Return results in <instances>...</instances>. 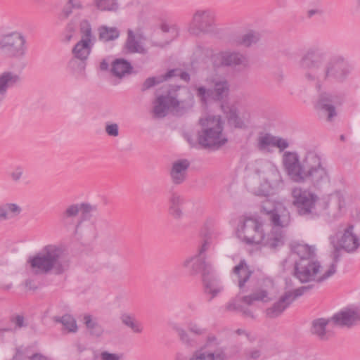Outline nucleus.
Wrapping results in <instances>:
<instances>
[{
  "instance_id": "obj_4",
  "label": "nucleus",
  "mask_w": 360,
  "mask_h": 360,
  "mask_svg": "<svg viewBox=\"0 0 360 360\" xmlns=\"http://www.w3.org/2000/svg\"><path fill=\"white\" fill-rule=\"evenodd\" d=\"M240 238L247 244H262L270 249L275 250L283 245L281 233L271 231L265 236L262 223L257 219L248 217L243 221L240 229L238 230Z\"/></svg>"
},
{
  "instance_id": "obj_23",
  "label": "nucleus",
  "mask_w": 360,
  "mask_h": 360,
  "mask_svg": "<svg viewBox=\"0 0 360 360\" xmlns=\"http://www.w3.org/2000/svg\"><path fill=\"white\" fill-rule=\"evenodd\" d=\"M330 319L337 326L350 327L360 321V309L342 310L335 314Z\"/></svg>"
},
{
  "instance_id": "obj_42",
  "label": "nucleus",
  "mask_w": 360,
  "mask_h": 360,
  "mask_svg": "<svg viewBox=\"0 0 360 360\" xmlns=\"http://www.w3.org/2000/svg\"><path fill=\"white\" fill-rule=\"evenodd\" d=\"M221 343V340L219 339L215 335L209 334L207 336L205 345L201 347L205 350L207 349V352L215 351L217 349L222 348L221 347H219Z\"/></svg>"
},
{
  "instance_id": "obj_40",
  "label": "nucleus",
  "mask_w": 360,
  "mask_h": 360,
  "mask_svg": "<svg viewBox=\"0 0 360 360\" xmlns=\"http://www.w3.org/2000/svg\"><path fill=\"white\" fill-rule=\"evenodd\" d=\"M80 32L82 38L80 40H84L88 43L94 44L95 37L92 34L91 27L87 20H84L80 24Z\"/></svg>"
},
{
  "instance_id": "obj_32",
  "label": "nucleus",
  "mask_w": 360,
  "mask_h": 360,
  "mask_svg": "<svg viewBox=\"0 0 360 360\" xmlns=\"http://www.w3.org/2000/svg\"><path fill=\"white\" fill-rule=\"evenodd\" d=\"M94 44L88 43L84 40H79L73 47L72 53L73 56L80 59L87 60Z\"/></svg>"
},
{
  "instance_id": "obj_49",
  "label": "nucleus",
  "mask_w": 360,
  "mask_h": 360,
  "mask_svg": "<svg viewBox=\"0 0 360 360\" xmlns=\"http://www.w3.org/2000/svg\"><path fill=\"white\" fill-rule=\"evenodd\" d=\"M106 134L112 137H117L119 135V127L116 123L107 124L105 127Z\"/></svg>"
},
{
  "instance_id": "obj_24",
  "label": "nucleus",
  "mask_w": 360,
  "mask_h": 360,
  "mask_svg": "<svg viewBox=\"0 0 360 360\" xmlns=\"http://www.w3.org/2000/svg\"><path fill=\"white\" fill-rule=\"evenodd\" d=\"M252 274V271L250 269L245 259H241L239 264L233 267L232 279L233 282L237 283L241 292L245 291V283L249 281Z\"/></svg>"
},
{
  "instance_id": "obj_64",
  "label": "nucleus",
  "mask_w": 360,
  "mask_h": 360,
  "mask_svg": "<svg viewBox=\"0 0 360 360\" xmlns=\"http://www.w3.org/2000/svg\"><path fill=\"white\" fill-rule=\"evenodd\" d=\"M175 360H188L182 353H177L175 356Z\"/></svg>"
},
{
  "instance_id": "obj_21",
  "label": "nucleus",
  "mask_w": 360,
  "mask_h": 360,
  "mask_svg": "<svg viewBox=\"0 0 360 360\" xmlns=\"http://www.w3.org/2000/svg\"><path fill=\"white\" fill-rule=\"evenodd\" d=\"M190 162L186 159L174 161L169 170L171 181L174 185L182 184L187 179Z\"/></svg>"
},
{
  "instance_id": "obj_47",
  "label": "nucleus",
  "mask_w": 360,
  "mask_h": 360,
  "mask_svg": "<svg viewBox=\"0 0 360 360\" xmlns=\"http://www.w3.org/2000/svg\"><path fill=\"white\" fill-rule=\"evenodd\" d=\"M162 82H164V79H161L160 76L158 77H149V78L146 79L145 80V82H143L141 90L146 91V90H147V89H148L154 86L155 85L158 84Z\"/></svg>"
},
{
  "instance_id": "obj_37",
  "label": "nucleus",
  "mask_w": 360,
  "mask_h": 360,
  "mask_svg": "<svg viewBox=\"0 0 360 360\" xmlns=\"http://www.w3.org/2000/svg\"><path fill=\"white\" fill-rule=\"evenodd\" d=\"M122 323L129 328L135 333H141L143 328L142 324L135 317L129 314H123L120 317Z\"/></svg>"
},
{
  "instance_id": "obj_3",
  "label": "nucleus",
  "mask_w": 360,
  "mask_h": 360,
  "mask_svg": "<svg viewBox=\"0 0 360 360\" xmlns=\"http://www.w3.org/2000/svg\"><path fill=\"white\" fill-rule=\"evenodd\" d=\"M28 262L36 274L53 272L59 275L69 267V261L63 250L56 245H46L41 252L30 258Z\"/></svg>"
},
{
  "instance_id": "obj_43",
  "label": "nucleus",
  "mask_w": 360,
  "mask_h": 360,
  "mask_svg": "<svg viewBox=\"0 0 360 360\" xmlns=\"http://www.w3.org/2000/svg\"><path fill=\"white\" fill-rule=\"evenodd\" d=\"M174 330L177 333L181 342L188 347H194L196 342L191 338L189 334L184 328L179 326L174 327Z\"/></svg>"
},
{
  "instance_id": "obj_50",
  "label": "nucleus",
  "mask_w": 360,
  "mask_h": 360,
  "mask_svg": "<svg viewBox=\"0 0 360 360\" xmlns=\"http://www.w3.org/2000/svg\"><path fill=\"white\" fill-rule=\"evenodd\" d=\"M273 146L279 148L280 151H283L285 148H288L289 143L288 142L287 140L283 138L274 136Z\"/></svg>"
},
{
  "instance_id": "obj_9",
  "label": "nucleus",
  "mask_w": 360,
  "mask_h": 360,
  "mask_svg": "<svg viewBox=\"0 0 360 360\" xmlns=\"http://www.w3.org/2000/svg\"><path fill=\"white\" fill-rule=\"evenodd\" d=\"M292 205L300 216L313 219L320 214L316 209L318 197L307 189L295 187L292 191Z\"/></svg>"
},
{
  "instance_id": "obj_16",
  "label": "nucleus",
  "mask_w": 360,
  "mask_h": 360,
  "mask_svg": "<svg viewBox=\"0 0 360 360\" xmlns=\"http://www.w3.org/2000/svg\"><path fill=\"white\" fill-rule=\"evenodd\" d=\"M340 104V98L328 93H323L315 105V108L319 113L326 116L328 121H332L337 115L335 106Z\"/></svg>"
},
{
  "instance_id": "obj_58",
  "label": "nucleus",
  "mask_w": 360,
  "mask_h": 360,
  "mask_svg": "<svg viewBox=\"0 0 360 360\" xmlns=\"http://www.w3.org/2000/svg\"><path fill=\"white\" fill-rule=\"evenodd\" d=\"M71 7L75 9H82L83 8L80 0H69L68 1Z\"/></svg>"
},
{
  "instance_id": "obj_33",
  "label": "nucleus",
  "mask_w": 360,
  "mask_h": 360,
  "mask_svg": "<svg viewBox=\"0 0 360 360\" xmlns=\"http://www.w3.org/2000/svg\"><path fill=\"white\" fill-rule=\"evenodd\" d=\"M131 70V63L123 58L116 59L112 63L111 72L114 76L119 78L129 74Z\"/></svg>"
},
{
  "instance_id": "obj_63",
  "label": "nucleus",
  "mask_w": 360,
  "mask_h": 360,
  "mask_svg": "<svg viewBox=\"0 0 360 360\" xmlns=\"http://www.w3.org/2000/svg\"><path fill=\"white\" fill-rule=\"evenodd\" d=\"M109 63L106 59H103L100 63V69L103 71H105L108 69Z\"/></svg>"
},
{
  "instance_id": "obj_60",
  "label": "nucleus",
  "mask_w": 360,
  "mask_h": 360,
  "mask_svg": "<svg viewBox=\"0 0 360 360\" xmlns=\"http://www.w3.org/2000/svg\"><path fill=\"white\" fill-rule=\"evenodd\" d=\"M209 245V242L207 240H205L202 243V246L200 247V248L199 249L198 255L203 256V253L208 249Z\"/></svg>"
},
{
  "instance_id": "obj_41",
  "label": "nucleus",
  "mask_w": 360,
  "mask_h": 360,
  "mask_svg": "<svg viewBox=\"0 0 360 360\" xmlns=\"http://www.w3.org/2000/svg\"><path fill=\"white\" fill-rule=\"evenodd\" d=\"M260 39V34L255 31H249L243 34L239 40V44L245 46H250L257 43Z\"/></svg>"
},
{
  "instance_id": "obj_7",
  "label": "nucleus",
  "mask_w": 360,
  "mask_h": 360,
  "mask_svg": "<svg viewBox=\"0 0 360 360\" xmlns=\"http://www.w3.org/2000/svg\"><path fill=\"white\" fill-rule=\"evenodd\" d=\"M335 274V266H329L321 274V266L316 259L309 261L304 259L295 264V276L302 283L316 281L323 282Z\"/></svg>"
},
{
  "instance_id": "obj_25",
  "label": "nucleus",
  "mask_w": 360,
  "mask_h": 360,
  "mask_svg": "<svg viewBox=\"0 0 360 360\" xmlns=\"http://www.w3.org/2000/svg\"><path fill=\"white\" fill-rule=\"evenodd\" d=\"M20 75L13 71H4L0 74V102L5 98L7 90L21 82Z\"/></svg>"
},
{
  "instance_id": "obj_52",
  "label": "nucleus",
  "mask_w": 360,
  "mask_h": 360,
  "mask_svg": "<svg viewBox=\"0 0 360 360\" xmlns=\"http://www.w3.org/2000/svg\"><path fill=\"white\" fill-rule=\"evenodd\" d=\"M188 330L191 333L198 335H200L205 333V330L204 328H202L200 326H198L196 323H190L188 325Z\"/></svg>"
},
{
  "instance_id": "obj_53",
  "label": "nucleus",
  "mask_w": 360,
  "mask_h": 360,
  "mask_svg": "<svg viewBox=\"0 0 360 360\" xmlns=\"http://www.w3.org/2000/svg\"><path fill=\"white\" fill-rule=\"evenodd\" d=\"M72 9L73 8L71 7V5H70L69 3L68 2L64 6L62 12L60 14V18L64 20V19H66L67 18H68L70 16V15L72 13Z\"/></svg>"
},
{
  "instance_id": "obj_62",
  "label": "nucleus",
  "mask_w": 360,
  "mask_h": 360,
  "mask_svg": "<svg viewBox=\"0 0 360 360\" xmlns=\"http://www.w3.org/2000/svg\"><path fill=\"white\" fill-rule=\"evenodd\" d=\"M178 76H179L180 78L185 82H188L190 80V75L186 72L179 71V74H178Z\"/></svg>"
},
{
  "instance_id": "obj_15",
  "label": "nucleus",
  "mask_w": 360,
  "mask_h": 360,
  "mask_svg": "<svg viewBox=\"0 0 360 360\" xmlns=\"http://www.w3.org/2000/svg\"><path fill=\"white\" fill-rule=\"evenodd\" d=\"M212 60L214 67H231L238 70H244L249 65L248 58L238 52H220L213 55Z\"/></svg>"
},
{
  "instance_id": "obj_56",
  "label": "nucleus",
  "mask_w": 360,
  "mask_h": 360,
  "mask_svg": "<svg viewBox=\"0 0 360 360\" xmlns=\"http://www.w3.org/2000/svg\"><path fill=\"white\" fill-rule=\"evenodd\" d=\"M23 350L22 347H18L15 349V353L10 360H24L23 359Z\"/></svg>"
},
{
  "instance_id": "obj_59",
  "label": "nucleus",
  "mask_w": 360,
  "mask_h": 360,
  "mask_svg": "<svg viewBox=\"0 0 360 360\" xmlns=\"http://www.w3.org/2000/svg\"><path fill=\"white\" fill-rule=\"evenodd\" d=\"M25 286L27 289L35 290L38 288V285L34 282V281L27 279L25 281Z\"/></svg>"
},
{
  "instance_id": "obj_44",
  "label": "nucleus",
  "mask_w": 360,
  "mask_h": 360,
  "mask_svg": "<svg viewBox=\"0 0 360 360\" xmlns=\"http://www.w3.org/2000/svg\"><path fill=\"white\" fill-rule=\"evenodd\" d=\"M274 136L271 135L270 134H263L258 138V148L261 150H263L266 148V147L274 145Z\"/></svg>"
},
{
  "instance_id": "obj_28",
  "label": "nucleus",
  "mask_w": 360,
  "mask_h": 360,
  "mask_svg": "<svg viewBox=\"0 0 360 360\" xmlns=\"http://www.w3.org/2000/svg\"><path fill=\"white\" fill-rule=\"evenodd\" d=\"M315 248L307 244L297 243L292 247V251L299 257L297 262H302L304 259L312 261L316 259Z\"/></svg>"
},
{
  "instance_id": "obj_27",
  "label": "nucleus",
  "mask_w": 360,
  "mask_h": 360,
  "mask_svg": "<svg viewBox=\"0 0 360 360\" xmlns=\"http://www.w3.org/2000/svg\"><path fill=\"white\" fill-rule=\"evenodd\" d=\"M168 202L169 214L175 219H181L184 216L182 206L185 202L184 198L177 192L172 191Z\"/></svg>"
},
{
  "instance_id": "obj_19",
  "label": "nucleus",
  "mask_w": 360,
  "mask_h": 360,
  "mask_svg": "<svg viewBox=\"0 0 360 360\" xmlns=\"http://www.w3.org/2000/svg\"><path fill=\"white\" fill-rule=\"evenodd\" d=\"M264 211L268 215V219L273 226V231L275 233H281V231H277V229H283L288 227L290 224V214L287 209L285 207H278L277 210L273 211L267 210L265 205L263 206ZM284 242V240H283Z\"/></svg>"
},
{
  "instance_id": "obj_34",
  "label": "nucleus",
  "mask_w": 360,
  "mask_h": 360,
  "mask_svg": "<svg viewBox=\"0 0 360 360\" xmlns=\"http://www.w3.org/2000/svg\"><path fill=\"white\" fill-rule=\"evenodd\" d=\"M331 321V319L323 318L314 320L312 323V333L316 335L321 340H327L329 338V334L326 332V327Z\"/></svg>"
},
{
  "instance_id": "obj_12",
  "label": "nucleus",
  "mask_w": 360,
  "mask_h": 360,
  "mask_svg": "<svg viewBox=\"0 0 360 360\" xmlns=\"http://www.w3.org/2000/svg\"><path fill=\"white\" fill-rule=\"evenodd\" d=\"M190 102L179 101L176 97L167 94L166 96H159L154 102L153 113L158 118L165 117L169 109L176 110V111H184L191 106V96L188 95Z\"/></svg>"
},
{
  "instance_id": "obj_11",
  "label": "nucleus",
  "mask_w": 360,
  "mask_h": 360,
  "mask_svg": "<svg viewBox=\"0 0 360 360\" xmlns=\"http://www.w3.org/2000/svg\"><path fill=\"white\" fill-rule=\"evenodd\" d=\"M215 29V13L211 9L197 10L193 15L188 31L193 35L209 33Z\"/></svg>"
},
{
  "instance_id": "obj_30",
  "label": "nucleus",
  "mask_w": 360,
  "mask_h": 360,
  "mask_svg": "<svg viewBox=\"0 0 360 360\" xmlns=\"http://www.w3.org/2000/svg\"><path fill=\"white\" fill-rule=\"evenodd\" d=\"M124 49L129 53H146V51L140 41L136 39L134 32L131 30L127 31V38L124 44Z\"/></svg>"
},
{
  "instance_id": "obj_36",
  "label": "nucleus",
  "mask_w": 360,
  "mask_h": 360,
  "mask_svg": "<svg viewBox=\"0 0 360 360\" xmlns=\"http://www.w3.org/2000/svg\"><path fill=\"white\" fill-rule=\"evenodd\" d=\"M53 321L61 323L69 333H76L77 331L76 320L70 314H66L62 316H55Z\"/></svg>"
},
{
  "instance_id": "obj_45",
  "label": "nucleus",
  "mask_w": 360,
  "mask_h": 360,
  "mask_svg": "<svg viewBox=\"0 0 360 360\" xmlns=\"http://www.w3.org/2000/svg\"><path fill=\"white\" fill-rule=\"evenodd\" d=\"M9 321L14 325V330L27 326L25 317L21 314H13L10 316Z\"/></svg>"
},
{
  "instance_id": "obj_51",
  "label": "nucleus",
  "mask_w": 360,
  "mask_h": 360,
  "mask_svg": "<svg viewBox=\"0 0 360 360\" xmlns=\"http://www.w3.org/2000/svg\"><path fill=\"white\" fill-rule=\"evenodd\" d=\"M23 172L24 169L22 167H15L10 174L11 179L15 182H18L21 179Z\"/></svg>"
},
{
  "instance_id": "obj_35",
  "label": "nucleus",
  "mask_w": 360,
  "mask_h": 360,
  "mask_svg": "<svg viewBox=\"0 0 360 360\" xmlns=\"http://www.w3.org/2000/svg\"><path fill=\"white\" fill-rule=\"evenodd\" d=\"M98 38L103 41H109L117 39L120 36V32L116 27L101 26L98 28Z\"/></svg>"
},
{
  "instance_id": "obj_22",
  "label": "nucleus",
  "mask_w": 360,
  "mask_h": 360,
  "mask_svg": "<svg viewBox=\"0 0 360 360\" xmlns=\"http://www.w3.org/2000/svg\"><path fill=\"white\" fill-rule=\"evenodd\" d=\"M354 226L349 225L344 229L343 233L338 244L347 252H354L360 246V240L354 231Z\"/></svg>"
},
{
  "instance_id": "obj_57",
  "label": "nucleus",
  "mask_w": 360,
  "mask_h": 360,
  "mask_svg": "<svg viewBox=\"0 0 360 360\" xmlns=\"http://www.w3.org/2000/svg\"><path fill=\"white\" fill-rule=\"evenodd\" d=\"M265 205L267 210H271V211H273L274 210H277L278 208H276L275 206H274V203L269 200H266L265 201H264L262 202V212H264V213H266L264 211V209H263V206Z\"/></svg>"
},
{
  "instance_id": "obj_55",
  "label": "nucleus",
  "mask_w": 360,
  "mask_h": 360,
  "mask_svg": "<svg viewBox=\"0 0 360 360\" xmlns=\"http://www.w3.org/2000/svg\"><path fill=\"white\" fill-rule=\"evenodd\" d=\"M179 72V70L172 69V70H169L165 75L160 76V77H161V79H164V81H165L171 77L177 76L178 75L177 72Z\"/></svg>"
},
{
  "instance_id": "obj_1",
  "label": "nucleus",
  "mask_w": 360,
  "mask_h": 360,
  "mask_svg": "<svg viewBox=\"0 0 360 360\" xmlns=\"http://www.w3.org/2000/svg\"><path fill=\"white\" fill-rule=\"evenodd\" d=\"M304 78L319 89L326 82L343 83L350 74V67L340 54H332L325 48L307 49L299 61Z\"/></svg>"
},
{
  "instance_id": "obj_5",
  "label": "nucleus",
  "mask_w": 360,
  "mask_h": 360,
  "mask_svg": "<svg viewBox=\"0 0 360 360\" xmlns=\"http://www.w3.org/2000/svg\"><path fill=\"white\" fill-rule=\"evenodd\" d=\"M183 266L188 269L191 274L202 273L205 291L212 295V298L217 296L223 290L220 281L215 275L212 265L205 262L204 256L196 255L189 257L184 262Z\"/></svg>"
},
{
  "instance_id": "obj_18",
  "label": "nucleus",
  "mask_w": 360,
  "mask_h": 360,
  "mask_svg": "<svg viewBox=\"0 0 360 360\" xmlns=\"http://www.w3.org/2000/svg\"><path fill=\"white\" fill-rule=\"evenodd\" d=\"M345 196L340 191L334 192L327 200L322 202L324 213L333 218L341 215L342 210L345 208Z\"/></svg>"
},
{
  "instance_id": "obj_10",
  "label": "nucleus",
  "mask_w": 360,
  "mask_h": 360,
  "mask_svg": "<svg viewBox=\"0 0 360 360\" xmlns=\"http://www.w3.org/2000/svg\"><path fill=\"white\" fill-rule=\"evenodd\" d=\"M27 41L20 32H13L0 39V51L8 58H22L27 53Z\"/></svg>"
},
{
  "instance_id": "obj_26",
  "label": "nucleus",
  "mask_w": 360,
  "mask_h": 360,
  "mask_svg": "<svg viewBox=\"0 0 360 360\" xmlns=\"http://www.w3.org/2000/svg\"><path fill=\"white\" fill-rule=\"evenodd\" d=\"M228 356L225 348H219L215 351L207 352L200 347L195 350L188 360H227Z\"/></svg>"
},
{
  "instance_id": "obj_20",
  "label": "nucleus",
  "mask_w": 360,
  "mask_h": 360,
  "mask_svg": "<svg viewBox=\"0 0 360 360\" xmlns=\"http://www.w3.org/2000/svg\"><path fill=\"white\" fill-rule=\"evenodd\" d=\"M221 107L230 125L238 129H245L247 127L246 123L250 120L249 113L240 117L238 109L235 105L222 104Z\"/></svg>"
},
{
  "instance_id": "obj_13",
  "label": "nucleus",
  "mask_w": 360,
  "mask_h": 360,
  "mask_svg": "<svg viewBox=\"0 0 360 360\" xmlns=\"http://www.w3.org/2000/svg\"><path fill=\"white\" fill-rule=\"evenodd\" d=\"M268 300L269 299L267 291L260 289L259 290L252 292L249 295L243 296L242 297H237L234 299L233 300L231 301L226 304V309L228 311H240L245 316L254 319V315L252 311L243 306L242 303H244L248 306H250L254 303V302H267Z\"/></svg>"
},
{
  "instance_id": "obj_39",
  "label": "nucleus",
  "mask_w": 360,
  "mask_h": 360,
  "mask_svg": "<svg viewBox=\"0 0 360 360\" xmlns=\"http://www.w3.org/2000/svg\"><path fill=\"white\" fill-rule=\"evenodd\" d=\"M94 4L101 11H116L119 7L117 0H94Z\"/></svg>"
},
{
  "instance_id": "obj_31",
  "label": "nucleus",
  "mask_w": 360,
  "mask_h": 360,
  "mask_svg": "<svg viewBox=\"0 0 360 360\" xmlns=\"http://www.w3.org/2000/svg\"><path fill=\"white\" fill-rule=\"evenodd\" d=\"M22 208L16 203H4L0 205V221H6L18 216Z\"/></svg>"
},
{
  "instance_id": "obj_38",
  "label": "nucleus",
  "mask_w": 360,
  "mask_h": 360,
  "mask_svg": "<svg viewBox=\"0 0 360 360\" xmlns=\"http://www.w3.org/2000/svg\"><path fill=\"white\" fill-rule=\"evenodd\" d=\"M84 321L86 327L91 335L99 337L103 334V328L96 320L92 319L91 315H85L84 316Z\"/></svg>"
},
{
  "instance_id": "obj_2",
  "label": "nucleus",
  "mask_w": 360,
  "mask_h": 360,
  "mask_svg": "<svg viewBox=\"0 0 360 360\" xmlns=\"http://www.w3.org/2000/svg\"><path fill=\"white\" fill-rule=\"evenodd\" d=\"M282 160L288 175L294 182H310L314 187H319L329 181L321 157L314 152H308L300 160L296 152L285 151Z\"/></svg>"
},
{
  "instance_id": "obj_48",
  "label": "nucleus",
  "mask_w": 360,
  "mask_h": 360,
  "mask_svg": "<svg viewBox=\"0 0 360 360\" xmlns=\"http://www.w3.org/2000/svg\"><path fill=\"white\" fill-rule=\"evenodd\" d=\"M262 355V351L259 348H250L248 349H246L244 352V356L246 359L250 360H257Z\"/></svg>"
},
{
  "instance_id": "obj_14",
  "label": "nucleus",
  "mask_w": 360,
  "mask_h": 360,
  "mask_svg": "<svg viewBox=\"0 0 360 360\" xmlns=\"http://www.w3.org/2000/svg\"><path fill=\"white\" fill-rule=\"evenodd\" d=\"M311 285L302 286L293 291L285 292L272 307L266 309V314L273 319L280 316L298 297L310 290Z\"/></svg>"
},
{
  "instance_id": "obj_54",
  "label": "nucleus",
  "mask_w": 360,
  "mask_h": 360,
  "mask_svg": "<svg viewBox=\"0 0 360 360\" xmlns=\"http://www.w3.org/2000/svg\"><path fill=\"white\" fill-rule=\"evenodd\" d=\"M102 360H120V356L115 354H110L107 352L101 353Z\"/></svg>"
},
{
  "instance_id": "obj_46",
  "label": "nucleus",
  "mask_w": 360,
  "mask_h": 360,
  "mask_svg": "<svg viewBox=\"0 0 360 360\" xmlns=\"http://www.w3.org/2000/svg\"><path fill=\"white\" fill-rule=\"evenodd\" d=\"M330 243L333 245L334 250L332 253L333 257V262L330 264L329 266H332L333 265H335V271L337 270V263L340 260V250L342 249L339 244H335V237H330Z\"/></svg>"
},
{
  "instance_id": "obj_61",
  "label": "nucleus",
  "mask_w": 360,
  "mask_h": 360,
  "mask_svg": "<svg viewBox=\"0 0 360 360\" xmlns=\"http://www.w3.org/2000/svg\"><path fill=\"white\" fill-rule=\"evenodd\" d=\"M30 360H48V358L40 353H35L29 357Z\"/></svg>"
},
{
  "instance_id": "obj_17",
  "label": "nucleus",
  "mask_w": 360,
  "mask_h": 360,
  "mask_svg": "<svg viewBox=\"0 0 360 360\" xmlns=\"http://www.w3.org/2000/svg\"><path fill=\"white\" fill-rule=\"evenodd\" d=\"M95 210V207L89 203H77L68 205L61 214V221L64 224L72 223L74 219L79 214L82 219L89 217V214Z\"/></svg>"
},
{
  "instance_id": "obj_6",
  "label": "nucleus",
  "mask_w": 360,
  "mask_h": 360,
  "mask_svg": "<svg viewBox=\"0 0 360 360\" xmlns=\"http://www.w3.org/2000/svg\"><path fill=\"white\" fill-rule=\"evenodd\" d=\"M202 127L198 131V141L203 148H219L227 142L223 134V122L219 115H209L200 120Z\"/></svg>"
},
{
  "instance_id": "obj_8",
  "label": "nucleus",
  "mask_w": 360,
  "mask_h": 360,
  "mask_svg": "<svg viewBox=\"0 0 360 360\" xmlns=\"http://www.w3.org/2000/svg\"><path fill=\"white\" fill-rule=\"evenodd\" d=\"M211 86L207 89L205 86L197 88V96L206 103L208 99L214 101H223L229 98L231 85L228 79L222 76H214L207 79Z\"/></svg>"
},
{
  "instance_id": "obj_29",
  "label": "nucleus",
  "mask_w": 360,
  "mask_h": 360,
  "mask_svg": "<svg viewBox=\"0 0 360 360\" xmlns=\"http://www.w3.org/2000/svg\"><path fill=\"white\" fill-rule=\"evenodd\" d=\"M86 60H80L73 56L68 63L67 68L77 78H84L86 77L85 70Z\"/></svg>"
}]
</instances>
